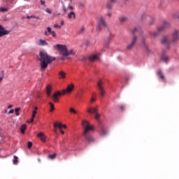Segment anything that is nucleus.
<instances>
[{
  "instance_id": "nucleus-1",
  "label": "nucleus",
  "mask_w": 179,
  "mask_h": 179,
  "mask_svg": "<svg viewBox=\"0 0 179 179\" xmlns=\"http://www.w3.org/2000/svg\"><path fill=\"white\" fill-rule=\"evenodd\" d=\"M39 61L41 71H45L48 68V64L55 61V57H51L46 52L41 51L39 53Z\"/></svg>"
},
{
  "instance_id": "nucleus-45",
  "label": "nucleus",
  "mask_w": 179,
  "mask_h": 179,
  "mask_svg": "<svg viewBox=\"0 0 179 179\" xmlns=\"http://www.w3.org/2000/svg\"><path fill=\"white\" fill-rule=\"evenodd\" d=\"M54 27L61 29V26H59L58 24H55Z\"/></svg>"
},
{
  "instance_id": "nucleus-34",
  "label": "nucleus",
  "mask_w": 179,
  "mask_h": 179,
  "mask_svg": "<svg viewBox=\"0 0 179 179\" xmlns=\"http://www.w3.org/2000/svg\"><path fill=\"white\" fill-rule=\"evenodd\" d=\"M19 160V158L17 156L15 155L14 159H13V164H17V162Z\"/></svg>"
},
{
  "instance_id": "nucleus-20",
  "label": "nucleus",
  "mask_w": 179,
  "mask_h": 179,
  "mask_svg": "<svg viewBox=\"0 0 179 179\" xmlns=\"http://www.w3.org/2000/svg\"><path fill=\"white\" fill-rule=\"evenodd\" d=\"M54 127L55 128L58 127L59 129H62V128H66V124H62V123H58V122H55L54 124Z\"/></svg>"
},
{
  "instance_id": "nucleus-2",
  "label": "nucleus",
  "mask_w": 179,
  "mask_h": 179,
  "mask_svg": "<svg viewBox=\"0 0 179 179\" xmlns=\"http://www.w3.org/2000/svg\"><path fill=\"white\" fill-rule=\"evenodd\" d=\"M82 125L85 128L84 132L83 133L84 138L86 139L88 143H93V142H94V138L89 135V131H93V126H90L87 120H83L82 122Z\"/></svg>"
},
{
  "instance_id": "nucleus-25",
  "label": "nucleus",
  "mask_w": 179,
  "mask_h": 179,
  "mask_svg": "<svg viewBox=\"0 0 179 179\" xmlns=\"http://www.w3.org/2000/svg\"><path fill=\"white\" fill-rule=\"evenodd\" d=\"M76 19V15L75 14V12L71 11L69 13V14L68 15V18L69 19Z\"/></svg>"
},
{
  "instance_id": "nucleus-23",
  "label": "nucleus",
  "mask_w": 179,
  "mask_h": 179,
  "mask_svg": "<svg viewBox=\"0 0 179 179\" xmlns=\"http://www.w3.org/2000/svg\"><path fill=\"white\" fill-rule=\"evenodd\" d=\"M38 138L41 141V142H45V135L43 133H39L37 135Z\"/></svg>"
},
{
  "instance_id": "nucleus-51",
  "label": "nucleus",
  "mask_w": 179,
  "mask_h": 179,
  "mask_svg": "<svg viewBox=\"0 0 179 179\" xmlns=\"http://www.w3.org/2000/svg\"><path fill=\"white\" fill-rule=\"evenodd\" d=\"M69 9H70V10H73V6H69Z\"/></svg>"
},
{
  "instance_id": "nucleus-13",
  "label": "nucleus",
  "mask_w": 179,
  "mask_h": 179,
  "mask_svg": "<svg viewBox=\"0 0 179 179\" xmlns=\"http://www.w3.org/2000/svg\"><path fill=\"white\" fill-rule=\"evenodd\" d=\"M61 92L57 91L52 96V99L54 103H58V101H59V96H61Z\"/></svg>"
},
{
  "instance_id": "nucleus-14",
  "label": "nucleus",
  "mask_w": 179,
  "mask_h": 179,
  "mask_svg": "<svg viewBox=\"0 0 179 179\" xmlns=\"http://www.w3.org/2000/svg\"><path fill=\"white\" fill-rule=\"evenodd\" d=\"M74 87H75V85L73 84H71L68 85L66 90H63L62 91V94H65L66 93H71L72 90H73Z\"/></svg>"
},
{
  "instance_id": "nucleus-40",
  "label": "nucleus",
  "mask_w": 179,
  "mask_h": 179,
  "mask_svg": "<svg viewBox=\"0 0 179 179\" xmlns=\"http://www.w3.org/2000/svg\"><path fill=\"white\" fill-rule=\"evenodd\" d=\"M15 111L16 113V115H19V111H20V108H16L15 109Z\"/></svg>"
},
{
  "instance_id": "nucleus-50",
  "label": "nucleus",
  "mask_w": 179,
  "mask_h": 179,
  "mask_svg": "<svg viewBox=\"0 0 179 179\" xmlns=\"http://www.w3.org/2000/svg\"><path fill=\"white\" fill-rule=\"evenodd\" d=\"M59 130L62 135H64V134H65V132L64 131V130H62V129H59Z\"/></svg>"
},
{
  "instance_id": "nucleus-39",
  "label": "nucleus",
  "mask_w": 179,
  "mask_h": 179,
  "mask_svg": "<svg viewBox=\"0 0 179 179\" xmlns=\"http://www.w3.org/2000/svg\"><path fill=\"white\" fill-rule=\"evenodd\" d=\"M95 119H96L98 121L100 120V114H99L97 112L95 113Z\"/></svg>"
},
{
  "instance_id": "nucleus-18",
  "label": "nucleus",
  "mask_w": 179,
  "mask_h": 179,
  "mask_svg": "<svg viewBox=\"0 0 179 179\" xmlns=\"http://www.w3.org/2000/svg\"><path fill=\"white\" fill-rule=\"evenodd\" d=\"M37 44H38V45H40L41 47H45V45H48L47 41H45L44 39H39Z\"/></svg>"
},
{
  "instance_id": "nucleus-30",
  "label": "nucleus",
  "mask_w": 179,
  "mask_h": 179,
  "mask_svg": "<svg viewBox=\"0 0 179 179\" xmlns=\"http://www.w3.org/2000/svg\"><path fill=\"white\" fill-rule=\"evenodd\" d=\"M49 105H50V113H52V111L55 110V106H54V103H52V102H50Z\"/></svg>"
},
{
  "instance_id": "nucleus-55",
  "label": "nucleus",
  "mask_w": 179,
  "mask_h": 179,
  "mask_svg": "<svg viewBox=\"0 0 179 179\" xmlns=\"http://www.w3.org/2000/svg\"><path fill=\"white\" fill-rule=\"evenodd\" d=\"M37 110H38V108L37 106H36V107L34 108V111H37Z\"/></svg>"
},
{
  "instance_id": "nucleus-54",
  "label": "nucleus",
  "mask_w": 179,
  "mask_h": 179,
  "mask_svg": "<svg viewBox=\"0 0 179 179\" xmlns=\"http://www.w3.org/2000/svg\"><path fill=\"white\" fill-rule=\"evenodd\" d=\"M174 17L175 19H177V20H178L179 22V15H175Z\"/></svg>"
},
{
  "instance_id": "nucleus-21",
  "label": "nucleus",
  "mask_w": 179,
  "mask_h": 179,
  "mask_svg": "<svg viewBox=\"0 0 179 179\" xmlns=\"http://www.w3.org/2000/svg\"><path fill=\"white\" fill-rule=\"evenodd\" d=\"M87 111L89 114H96L97 113V108H88Z\"/></svg>"
},
{
  "instance_id": "nucleus-31",
  "label": "nucleus",
  "mask_w": 179,
  "mask_h": 179,
  "mask_svg": "<svg viewBox=\"0 0 179 179\" xmlns=\"http://www.w3.org/2000/svg\"><path fill=\"white\" fill-rule=\"evenodd\" d=\"M157 75L158 76H159V78L162 79V80H164L165 79L164 74H163V72L162 71H159Z\"/></svg>"
},
{
  "instance_id": "nucleus-24",
  "label": "nucleus",
  "mask_w": 179,
  "mask_h": 179,
  "mask_svg": "<svg viewBox=\"0 0 179 179\" xmlns=\"http://www.w3.org/2000/svg\"><path fill=\"white\" fill-rule=\"evenodd\" d=\"M59 79H65L66 78V73L61 71L59 72Z\"/></svg>"
},
{
  "instance_id": "nucleus-10",
  "label": "nucleus",
  "mask_w": 179,
  "mask_h": 179,
  "mask_svg": "<svg viewBox=\"0 0 179 179\" xmlns=\"http://www.w3.org/2000/svg\"><path fill=\"white\" fill-rule=\"evenodd\" d=\"M178 40H179V31L177 29H175L172 33L171 43H177Z\"/></svg>"
},
{
  "instance_id": "nucleus-4",
  "label": "nucleus",
  "mask_w": 179,
  "mask_h": 179,
  "mask_svg": "<svg viewBox=\"0 0 179 179\" xmlns=\"http://www.w3.org/2000/svg\"><path fill=\"white\" fill-rule=\"evenodd\" d=\"M136 31H138V28H134L132 30V34H134V36L131 39V42L129 45H127V46L126 48V50H127V51H131V50H132L134 48V47L135 46V45L136 44V41H138V36H136V35H135Z\"/></svg>"
},
{
  "instance_id": "nucleus-16",
  "label": "nucleus",
  "mask_w": 179,
  "mask_h": 179,
  "mask_svg": "<svg viewBox=\"0 0 179 179\" xmlns=\"http://www.w3.org/2000/svg\"><path fill=\"white\" fill-rule=\"evenodd\" d=\"M118 20L121 24H124V23L129 22V19L127 16L122 15L119 17Z\"/></svg>"
},
{
  "instance_id": "nucleus-9",
  "label": "nucleus",
  "mask_w": 179,
  "mask_h": 179,
  "mask_svg": "<svg viewBox=\"0 0 179 179\" xmlns=\"http://www.w3.org/2000/svg\"><path fill=\"white\" fill-rule=\"evenodd\" d=\"M171 27V24L167 21L163 22V25L158 27L159 31H165L167 29H170Z\"/></svg>"
},
{
  "instance_id": "nucleus-56",
  "label": "nucleus",
  "mask_w": 179,
  "mask_h": 179,
  "mask_svg": "<svg viewBox=\"0 0 179 179\" xmlns=\"http://www.w3.org/2000/svg\"><path fill=\"white\" fill-rule=\"evenodd\" d=\"M64 21H61V26H64Z\"/></svg>"
},
{
  "instance_id": "nucleus-59",
  "label": "nucleus",
  "mask_w": 179,
  "mask_h": 179,
  "mask_svg": "<svg viewBox=\"0 0 179 179\" xmlns=\"http://www.w3.org/2000/svg\"><path fill=\"white\" fill-rule=\"evenodd\" d=\"M124 1H128V0H124Z\"/></svg>"
},
{
  "instance_id": "nucleus-12",
  "label": "nucleus",
  "mask_w": 179,
  "mask_h": 179,
  "mask_svg": "<svg viewBox=\"0 0 179 179\" xmlns=\"http://www.w3.org/2000/svg\"><path fill=\"white\" fill-rule=\"evenodd\" d=\"M161 43L164 45H167V49L170 50V45H169L170 44V41H169V36H164L161 41Z\"/></svg>"
},
{
  "instance_id": "nucleus-33",
  "label": "nucleus",
  "mask_w": 179,
  "mask_h": 179,
  "mask_svg": "<svg viewBox=\"0 0 179 179\" xmlns=\"http://www.w3.org/2000/svg\"><path fill=\"white\" fill-rule=\"evenodd\" d=\"M55 157H57V154H52V155H50L48 156V159H50V160H54V159H55Z\"/></svg>"
},
{
  "instance_id": "nucleus-28",
  "label": "nucleus",
  "mask_w": 179,
  "mask_h": 179,
  "mask_svg": "<svg viewBox=\"0 0 179 179\" xmlns=\"http://www.w3.org/2000/svg\"><path fill=\"white\" fill-rule=\"evenodd\" d=\"M101 135L102 136H106V135H107V130L103 127L101 128Z\"/></svg>"
},
{
  "instance_id": "nucleus-22",
  "label": "nucleus",
  "mask_w": 179,
  "mask_h": 179,
  "mask_svg": "<svg viewBox=\"0 0 179 179\" xmlns=\"http://www.w3.org/2000/svg\"><path fill=\"white\" fill-rule=\"evenodd\" d=\"M36 114H37V111L36 110H33L32 111V116H31L30 120L27 121L28 124H31V122H33V121H34V118H36Z\"/></svg>"
},
{
  "instance_id": "nucleus-58",
  "label": "nucleus",
  "mask_w": 179,
  "mask_h": 179,
  "mask_svg": "<svg viewBox=\"0 0 179 179\" xmlns=\"http://www.w3.org/2000/svg\"><path fill=\"white\" fill-rule=\"evenodd\" d=\"M8 108H12V105H9Z\"/></svg>"
},
{
  "instance_id": "nucleus-42",
  "label": "nucleus",
  "mask_w": 179,
  "mask_h": 179,
  "mask_svg": "<svg viewBox=\"0 0 179 179\" xmlns=\"http://www.w3.org/2000/svg\"><path fill=\"white\" fill-rule=\"evenodd\" d=\"M0 12H8V8H0Z\"/></svg>"
},
{
  "instance_id": "nucleus-26",
  "label": "nucleus",
  "mask_w": 179,
  "mask_h": 179,
  "mask_svg": "<svg viewBox=\"0 0 179 179\" xmlns=\"http://www.w3.org/2000/svg\"><path fill=\"white\" fill-rule=\"evenodd\" d=\"M161 59L163 61V62H167L169 61V57L164 55V53H162Z\"/></svg>"
},
{
  "instance_id": "nucleus-19",
  "label": "nucleus",
  "mask_w": 179,
  "mask_h": 179,
  "mask_svg": "<svg viewBox=\"0 0 179 179\" xmlns=\"http://www.w3.org/2000/svg\"><path fill=\"white\" fill-rule=\"evenodd\" d=\"M97 59H99V54L92 55L89 57V60L91 62H94V61H97Z\"/></svg>"
},
{
  "instance_id": "nucleus-49",
  "label": "nucleus",
  "mask_w": 179,
  "mask_h": 179,
  "mask_svg": "<svg viewBox=\"0 0 179 179\" xmlns=\"http://www.w3.org/2000/svg\"><path fill=\"white\" fill-rule=\"evenodd\" d=\"M46 12H47V13H50V14H51L52 13V12H51V10H50V9H46Z\"/></svg>"
},
{
  "instance_id": "nucleus-5",
  "label": "nucleus",
  "mask_w": 179,
  "mask_h": 179,
  "mask_svg": "<svg viewBox=\"0 0 179 179\" xmlns=\"http://www.w3.org/2000/svg\"><path fill=\"white\" fill-rule=\"evenodd\" d=\"M107 27V23L106 22V20H104V17L100 15L97 19V27L96 31H101L103 29Z\"/></svg>"
},
{
  "instance_id": "nucleus-6",
  "label": "nucleus",
  "mask_w": 179,
  "mask_h": 179,
  "mask_svg": "<svg viewBox=\"0 0 179 179\" xmlns=\"http://www.w3.org/2000/svg\"><path fill=\"white\" fill-rule=\"evenodd\" d=\"M103 85H104V83H103V80H99L97 83V86L101 97H104V96H106V90H104V87H103Z\"/></svg>"
},
{
  "instance_id": "nucleus-36",
  "label": "nucleus",
  "mask_w": 179,
  "mask_h": 179,
  "mask_svg": "<svg viewBox=\"0 0 179 179\" xmlns=\"http://www.w3.org/2000/svg\"><path fill=\"white\" fill-rule=\"evenodd\" d=\"M69 111H70V113H71L72 114H77L78 113V112L76 111V110H75V108H69Z\"/></svg>"
},
{
  "instance_id": "nucleus-52",
  "label": "nucleus",
  "mask_w": 179,
  "mask_h": 179,
  "mask_svg": "<svg viewBox=\"0 0 179 179\" xmlns=\"http://www.w3.org/2000/svg\"><path fill=\"white\" fill-rule=\"evenodd\" d=\"M63 10L64 13H66V8L65 6H63Z\"/></svg>"
},
{
  "instance_id": "nucleus-53",
  "label": "nucleus",
  "mask_w": 179,
  "mask_h": 179,
  "mask_svg": "<svg viewBox=\"0 0 179 179\" xmlns=\"http://www.w3.org/2000/svg\"><path fill=\"white\" fill-rule=\"evenodd\" d=\"M13 109L10 110V111L8 112V114H13Z\"/></svg>"
},
{
  "instance_id": "nucleus-29",
  "label": "nucleus",
  "mask_w": 179,
  "mask_h": 179,
  "mask_svg": "<svg viewBox=\"0 0 179 179\" xmlns=\"http://www.w3.org/2000/svg\"><path fill=\"white\" fill-rule=\"evenodd\" d=\"M106 9L111 10L113 9V3L108 1L106 3Z\"/></svg>"
},
{
  "instance_id": "nucleus-8",
  "label": "nucleus",
  "mask_w": 179,
  "mask_h": 179,
  "mask_svg": "<svg viewBox=\"0 0 179 179\" xmlns=\"http://www.w3.org/2000/svg\"><path fill=\"white\" fill-rule=\"evenodd\" d=\"M142 19L148 23V26H152V24H153V23L155 22V19H153L152 17L146 14H143Z\"/></svg>"
},
{
  "instance_id": "nucleus-48",
  "label": "nucleus",
  "mask_w": 179,
  "mask_h": 179,
  "mask_svg": "<svg viewBox=\"0 0 179 179\" xmlns=\"http://www.w3.org/2000/svg\"><path fill=\"white\" fill-rule=\"evenodd\" d=\"M41 5H45V1L43 0L41 1Z\"/></svg>"
},
{
  "instance_id": "nucleus-44",
  "label": "nucleus",
  "mask_w": 179,
  "mask_h": 179,
  "mask_svg": "<svg viewBox=\"0 0 179 179\" xmlns=\"http://www.w3.org/2000/svg\"><path fill=\"white\" fill-rule=\"evenodd\" d=\"M108 1L110 2L113 4L117 3V0H108Z\"/></svg>"
},
{
  "instance_id": "nucleus-37",
  "label": "nucleus",
  "mask_w": 179,
  "mask_h": 179,
  "mask_svg": "<svg viewBox=\"0 0 179 179\" xmlns=\"http://www.w3.org/2000/svg\"><path fill=\"white\" fill-rule=\"evenodd\" d=\"M94 96H96V93H93L92 99L90 100V103H94V101H96V99L94 98Z\"/></svg>"
},
{
  "instance_id": "nucleus-46",
  "label": "nucleus",
  "mask_w": 179,
  "mask_h": 179,
  "mask_svg": "<svg viewBox=\"0 0 179 179\" xmlns=\"http://www.w3.org/2000/svg\"><path fill=\"white\" fill-rule=\"evenodd\" d=\"M120 110H125V106L124 105H121L120 106Z\"/></svg>"
},
{
  "instance_id": "nucleus-17",
  "label": "nucleus",
  "mask_w": 179,
  "mask_h": 179,
  "mask_svg": "<svg viewBox=\"0 0 179 179\" xmlns=\"http://www.w3.org/2000/svg\"><path fill=\"white\" fill-rule=\"evenodd\" d=\"M162 31H159V27H157V31H153V32H150L149 34L150 36H151V37H159V36L160 35V33H162Z\"/></svg>"
},
{
  "instance_id": "nucleus-32",
  "label": "nucleus",
  "mask_w": 179,
  "mask_h": 179,
  "mask_svg": "<svg viewBox=\"0 0 179 179\" xmlns=\"http://www.w3.org/2000/svg\"><path fill=\"white\" fill-rule=\"evenodd\" d=\"M27 126L26 124H22L20 128L21 133L24 134Z\"/></svg>"
},
{
  "instance_id": "nucleus-47",
  "label": "nucleus",
  "mask_w": 179,
  "mask_h": 179,
  "mask_svg": "<svg viewBox=\"0 0 179 179\" xmlns=\"http://www.w3.org/2000/svg\"><path fill=\"white\" fill-rule=\"evenodd\" d=\"M107 16H108V17H111V16H113V14L109 12V13H108Z\"/></svg>"
},
{
  "instance_id": "nucleus-15",
  "label": "nucleus",
  "mask_w": 179,
  "mask_h": 179,
  "mask_svg": "<svg viewBox=\"0 0 179 179\" xmlns=\"http://www.w3.org/2000/svg\"><path fill=\"white\" fill-rule=\"evenodd\" d=\"M10 31L6 30L2 25L0 24V37H3V36H7L9 34Z\"/></svg>"
},
{
  "instance_id": "nucleus-11",
  "label": "nucleus",
  "mask_w": 179,
  "mask_h": 179,
  "mask_svg": "<svg viewBox=\"0 0 179 179\" xmlns=\"http://www.w3.org/2000/svg\"><path fill=\"white\" fill-rule=\"evenodd\" d=\"M44 34L45 36H50V34H51L52 36L57 37V33H55V31H52V29L50 27L46 28Z\"/></svg>"
},
{
  "instance_id": "nucleus-38",
  "label": "nucleus",
  "mask_w": 179,
  "mask_h": 179,
  "mask_svg": "<svg viewBox=\"0 0 179 179\" xmlns=\"http://www.w3.org/2000/svg\"><path fill=\"white\" fill-rule=\"evenodd\" d=\"M40 19V17H36V16H27V19Z\"/></svg>"
},
{
  "instance_id": "nucleus-7",
  "label": "nucleus",
  "mask_w": 179,
  "mask_h": 179,
  "mask_svg": "<svg viewBox=\"0 0 179 179\" xmlns=\"http://www.w3.org/2000/svg\"><path fill=\"white\" fill-rule=\"evenodd\" d=\"M145 37H146V35H144L143 34H142V36H141V47H143V48H144V50H145L147 54H150V50L148 47V44H146Z\"/></svg>"
},
{
  "instance_id": "nucleus-41",
  "label": "nucleus",
  "mask_w": 179,
  "mask_h": 179,
  "mask_svg": "<svg viewBox=\"0 0 179 179\" xmlns=\"http://www.w3.org/2000/svg\"><path fill=\"white\" fill-rule=\"evenodd\" d=\"M31 146H33V143L31 141H29L27 145L28 149H30Z\"/></svg>"
},
{
  "instance_id": "nucleus-35",
  "label": "nucleus",
  "mask_w": 179,
  "mask_h": 179,
  "mask_svg": "<svg viewBox=\"0 0 179 179\" xmlns=\"http://www.w3.org/2000/svg\"><path fill=\"white\" fill-rule=\"evenodd\" d=\"M85 26H83L78 31V34H82V33H85Z\"/></svg>"
},
{
  "instance_id": "nucleus-27",
  "label": "nucleus",
  "mask_w": 179,
  "mask_h": 179,
  "mask_svg": "<svg viewBox=\"0 0 179 179\" xmlns=\"http://www.w3.org/2000/svg\"><path fill=\"white\" fill-rule=\"evenodd\" d=\"M46 93H47L48 97H50V96H51V86L50 85L47 86Z\"/></svg>"
},
{
  "instance_id": "nucleus-43",
  "label": "nucleus",
  "mask_w": 179,
  "mask_h": 179,
  "mask_svg": "<svg viewBox=\"0 0 179 179\" xmlns=\"http://www.w3.org/2000/svg\"><path fill=\"white\" fill-rule=\"evenodd\" d=\"M78 8H79L80 9H83V3H80L78 4Z\"/></svg>"
},
{
  "instance_id": "nucleus-3",
  "label": "nucleus",
  "mask_w": 179,
  "mask_h": 179,
  "mask_svg": "<svg viewBox=\"0 0 179 179\" xmlns=\"http://www.w3.org/2000/svg\"><path fill=\"white\" fill-rule=\"evenodd\" d=\"M55 48L57 50L59 55H62L63 57L75 55V52L73 50H68V48L65 45L57 44L55 45Z\"/></svg>"
},
{
  "instance_id": "nucleus-57",
  "label": "nucleus",
  "mask_w": 179,
  "mask_h": 179,
  "mask_svg": "<svg viewBox=\"0 0 179 179\" xmlns=\"http://www.w3.org/2000/svg\"><path fill=\"white\" fill-rule=\"evenodd\" d=\"M3 79V77H1L0 78V83H1V82H2V80Z\"/></svg>"
}]
</instances>
